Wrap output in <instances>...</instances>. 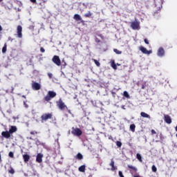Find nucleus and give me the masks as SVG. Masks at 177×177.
I'll return each mask as SVG.
<instances>
[{
  "label": "nucleus",
  "instance_id": "obj_27",
  "mask_svg": "<svg viewBox=\"0 0 177 177\" xmlns=\"http://www.w3.org/2000/svg\"><path fill=\"white\" fill-rule=\"evenodd\" d=\"M123 95L124 96V97L129 99V94L128 93V91H124Z\"/></svg>",
  "mask_w": 177,
  "mask_h": 177
},
{
  "label": "nucleus",
  "instance_id": "obj_38",
  "mask_svg": "<svg viewBox=\"0 0 177 177\" xmlns=\"http://www.w3.org/2000/svg\"><path fill=\"white\" fill-rule=\"evenodd\" d=\"M151 135H156V133H157V132H156V130L154 129H151Z\"/></svg>",
  "mask_w": 177,
  "mask_h": 177
},
{
  "label": "nucleus",
  "instance_id": "obj_40",
  "mask_svg": "<svg viewBox=\"0 0 177 177\" xmlns=\"http://www.w3.org/2000/svg\"><path fill=\"white\" fill-rule=\"evenodd\" d=\"M144 42L147 44V45H149V40L147 39H144Z\"/></svg>",
  "mask_w": 177,
  "mask_h": 177
},
{
  "label": "nucleus",
  "instance_id": "obj_53",
  "mask_svg": "<svg viewBox=\"0 0 177 177\" xmlns=\"http://www.w3.org/2000/svg\"><path fill=\"white\" fill-rule=\"evenodd\" d=\"M3 0H0V2H2Z\"/></svg>",
  "mask_w": 177,
  "mask_h": 177
},
{
  "label": "nucleus",
  "instance_id": "obj_28",
  "mask_svg": "<svg viewBox=\"0 0 177 177\" xmlns=\"http://www.w3.org/2000/svg\"><path fill=\"white\" fill-rule=\"evenodd\" d=\"M92 17V13L91 11H88V13H86L84 15V17Z\"/></svg>",
  "mask_w": 177,
  "mask_h": 177
},
{
  "label": "nucleus",
  "instance_id": "obj_41",
  "mask_svg": "<svg viewBox=\"0 0 177 177\" xmlns=\"http://www.w3.org/2000/svg\"><path fill=\"white\" fill-rule=\"evenodd\" d=\"M37 131H30V135H37Z\"/></svg>",
  "mask_w": 177,
  "mask_h": 177
},
{
  "label": "nucleus",
  "instance_id": "obj_17",
  "mask_svg": "<svg viewBox=\"0 0 177 177\" xmlns=\"http://www.w3.org/2000/svg\"><path fill=\"white\" fill-rule=\"evenodd\" d=\"M43 157H44V155L42 153H38L36 158L37 162L41 163L42 162Z\"/></svg>",
  "mask_w": 177,
  "mask_h": 177
},
{
  "label": "nucleus",
  "instance_id": "obj_14",
  "mask_svg": "<svg viewBox=\"0 0 177 177\" xmlns=\"http://www.w3.org/2000/svg\"><path fill=\"white\" fill-rule=\"evenodd\" d=\"M127 167L128 168H129V169H131L130 170V173L133 174L134 172L135 174H136L138 172V168H136V167H133L131 165H128Z\"/></svg>",
  "mask_w": 177,
  "mask_h": 177
},
{
  "label": "nucleus",
  "instance_id": "obj_15",
  "mask_svg": "<svg viewBox=\"0 0 177 177\" xmlns=\"http://www.w3.org/2000/svg\"><path fill=\"white\" fill-rule=\"evenodd\" d=\"M8 132L10 133V135L15 133V132H17V127H16V126H11Z\"/></svg>",
  "mask_w": 177,
  "mask_h": 177
},
{
  "label": "nucleus",
  "instance_id": "obj_25",
  "mask_svg": "<svg viewBox=\"0 0 177 177\" xmlns=\"http://www.w3.org/2000/svg\"><path fill=\"white\" fill-rule=\"evenodd\" d=\"M113 52H115V53H116V55H121V53H122V51H120L117 48H114Z\"/></svg>",
  "mask_w": 177,
  "mask_h": 177
},
{
  "label": "nucleus",
  "instance_id": "obj_48",
  "mask_svg": "<svg viewBox=\"0 0 177 177\" xmlns=\"http://www.w3.org/2000/svg\"><path fill=\"white\" fill-rule=\"evenodd\" d=\"M142 89H145V85L142 86Z\"/></svg>",
  "mask_w": 177,
  "mask_h": 177
},
{
  "label": "nucleus",
  "instance_id": "obj_54",
  "mask_svg": "<svg viewBox=\"0 0 177 177\" xmlns=\"http://www.w3.org/2000/svg\"><path fill=\"white\" fill-rule=\"evenodd\" d=\"M30 140H32V138H30Z\"/></svg>",
  "mask_w": 177,
  "mask_h": 177
},
{
  "label": "nucleus",
  "instance_id": "obj_22",
  "mask_svg": "<svg viewBox=\"0 0 177 177\" xmlns=\"http://www.w3.org/2000/svg\"><path fill=\"white\" fill-rule=\"evenodd\" d=\"M136 158L140 161V162H142V161H143L142 160V155H140V153L136 154Z\"/></svg>",
  "mask_w": 177,
  "mask_h": 177
},
{
  "label": "nucleus",
  "instance_id": "obj_31",
  "mask_svg": "<svg viewBox=\"0 0 177 177\" xmlns=\"http://www.w3.org/2000/svg\"><path fill=\"white\" fill-rule=\"evenodd\" d=\"M116 146H118V147H121V146H122V142H121V141H117Z\"/></svg>",
  "mask_w": 177,
  "mask_h": 177
},
{
  "label": "nucleus",
  "instance_id": "obj_1",
  "mask_svg": "<svg viewBox=\"0 0 177 177\" xmlns=\"http://www.w3.org/2000/svg\"><path fill=\"white\" fill-rule=\"evenodd\" d=\"M56 104L58 109H59V110H61L62 111H64V110H66L68 114H73L71 113V110L68 109V107L67 106V105H66L64 102H63V100H62V98H59V100L56 102Z\"/></svg>",
  "mask_w": 177,
  "mask_h": 177
},
{
  "label": "nucleus",
  "instance_id": "obj_39",
  "mask_svg": "<svg viewBox=\"0 0 177 177\" xmlns=\"http://www.w3.org/2000/svg\"><path fill=\"white\" fill-rule=\"evenodd\" d=\"M118 174H119V176H120V177H124V174H122V171H118Z\"/></svg>",
  "mask_w": 177,
  "mask_h": 177
},
{
  "label": "nucleus",
  "instance_id": "obj_46",
  "mask_svg": "<svg viewBox=\"0 0 177 177\" xmlns=\"http://www.w3.org/2000/svg\"><path fill=\"white\" fill-rule=\"evenodd\" d=\"M122 109H123V110H125V106H122Z\"/></svg>",
  "mask_w": 177,
  "mask_h": 177
},
{
  "label": "nucleus",
  "instance_id": "obj_55",
  "mask_svg": "<svg viewBox=\"0 0 177 177\" xmlns=\"http://www.w3.org/2000/svg\"><path fill=\"white\" fill-rule=\"evenodd\" d=\"M118 66H120V64H117Z\"/></svg>",
  "mask_w": 177,
  "mask_h": 177
},
{
  "label": "nucleus",
  "instance_id": "obj_44",
  "mask_svg": "<svg viewBox=\"0 0 177 177\" xmlns=\"http://www.w3.org/2000/svg\"><path fill=\"white\" fill-rule=\"evenodd\" d=\"M8 41H13V39H12V37H8Z\"/></svg>",
  "mask_w": 177,
  "mask_h": 177
},
{
  "label": "nucleus",
  "instance_id": "obj_52",
  "mask_svg": "<svg viewBox=\"0 0 177 177\" xmlns=\"http://www.w3.org/2000/svg\"><path fill=\"white\" fill-rule=\"evenodd\" d=\"M1 153H0V161H1Z\"/></svg>",
  "mask_w": 177,
  "mask_h": 177
},
{
  "label": "nucleus",
  "instance_id": "obj_12",
  "mask_svg": "<svg viewBox=\"0 0 177 177\" xmlns=\"http://www.w3.org/2000/svg\"><path fill=\"white\" fill-rule=\"evenodd\" d=\"M1 136L3 138H5V139H10V136H12L8 131L1 132Z\"/></svg>",
  "mask_w": 177,
  "mask_h": 177
},
{
  "label": "nucleus",
  "instance_id": "obj_32",
  "mask_svg": "<svg viewBox=\"0 0 177 177\" xmlns=\"http://www.w3.org/2000/svg\"><path fill=\"white\" fill-rule=\"evenodd\" d=\"M151 169L153 172H157V167H156V165H153Z\"/></svg>",
  "mask_w": 177,
  "mask_h": 177
},
{
  "label": "nucleus",
  "instance_id": "obj_42",
  "mask_svg": "<svg viewBox=\"0 0 177 177\" xmlns=\"http://www.w3.org/2000/svg\"><path fill=\"white\" fill-rule=\"evenodd\" d=\"M30 2H32V3H35L37 2V0H30Z\"/></svg>",
  "mask_w": 177,
  "mask_h": 177
},
{
  "label": "nucleus",
  "instance_id": "obj_5",
  "mask_svg": "<svg viewBox=\"0 0 177 177\" xmlns=\"http://www.w3.org/2000/svg\"><path fill=\"white\" fill-rule=\"evenodd\" d=\"M131 28L132 30H140V23L138 21H134L131 23Z\"/></svg>",
  "mask_w": 177,
  "mask_h": 177
},
{
  "label": "nucleus",
  "instance_id": "obj_35",
  "mask_svg": "<svg viewBox=\"0 0 177 177\" xmlns=\"http://www.w3.org/2000/svg\"><path fill=\"white\" fill-rule=\"evenodd\" d=\"M48 78H50V80H52V78H53V74H52V73H48Z\"/></svg>",
  "mask_w": 177,
  "mask_h": 177
},
{
  "label": "nucleus",
  "instance_id": "obj_11",
  "mask_svg": "<svg viewBox=\"0 0 177 177\" xmlns=\"http://www.w3.org/2000/svg\"><path fill=\"white\" fill-rule=\"evenodd\" d=\"M157 55L158 56H159V57H162V56L165 55V50H164V48L162 47L159 48V49L158 50Z\"/></svg>",
  "mask_w": 177,
  "mask_h": 177
},
{
  "label": "nucleus",
  "instance_id": "obj_51",
  "mask_svg": "<svg viewBox=\"0 0 177 177\" xmlns=\"http://www.w3.org/2000/svg\"><path fill=\"white\" fill-rule=\"evenodd\" d=\"M133 177H140V176H134Z\"/></svg>",
  "mask_w": 177,
  "mask_h": 177
},
{
  "label": "nucleus",
  "instance_id": "obj_37",
  "mask_svg": "<svg viewBox=\"0 0 177 177\" xmlns=\"http://www.w3.org/2000/svg\"><path fill=\"white\" fill-rule=\"evenodd\" d=\"M97 37H100V38L101 39H104V37H103V35H102V34H98V35H97Z\"/></svg>",
  "mask_w": 177,
  "mask_h": 177
},
{
  "label": "nucleus",
  "instance_id": "obj_47",
  "mask_svg": "<svg viewBox=\"0 0 177 177\" xmlns=\"http://www.w3.org/2000/svg\"><path fill=\"white\" fill-rule=\"evenodd\" d=\"M41 146H44L45 145V143L42 142L40 144Z\"/></svg>",
  "mask_w": 177,
  "mask_h": 177
},
{
  "label": "nucleus",
  "instance_id": "obj_49",
  "mask_svg": "<svg viewBox=\"0 0 177 177\" xmlns=\"http://www.w3.org/2000/svg\"><path fill=\"white\" fill-rule=\"evenodd\" d=\"M22 97H24V99H26V95H22Z\"/></svg>",
  "mask_w": 177,
  "mask_h": 177
},
{
  "label": "nucleus",
  "instance_id": "obj_3",
  "mask_svg": "<svg viewBox=\"0 0 177 177\" xmlns=\"http://www.w3.org/2000/svg\"><path fill=\"white\" fill-rule=\"evenodd\" d=\"M53 117V114L52 113H44L41 116V122H46L48 120H52V118Z\"/></svg>",
  "mask_w": 177,
  "mask_h": 177
},
{
  "label": "nucleus",
  "instance_id": "obj_43",
  "mask_svg": "<svg viewBox=\"0 0 177 177\" xmlns=\"http://www.w3.org/2000/svg\"><path fill=\"white\" fill-rule=\"evenodd\" d=\"M62 63H64V66H67V63L64 62V59L62 60Z\"/></svg>",
  "mask_w": 177,
  "mask_h": 177
},
{
  "label": "nucleus",
  "instance_id": "obj_7",
  "mask_svg": "<svg viewBox=\"0 0 177 177\" xmlns=\"http://www.w3.org/2000/svg\"><path fill=\"white\" fill-rule=\"evenodd\" d=\"M52 61L53 62V63L55 64H56V66H62V60H60V58L59 57V56L57 55H54Z\"/></svg>",
  "mask_w": 177,
  "mask_h": 177
},
{
  "label": "nucleus",
  "instance_id": "obj_19",
  "mask_svg": "<svg viewBox=\"0 0 177 177\" xmlns=\"http://www.w3.org/2000/svg\"><path fill=\"white\" fill-rule=\"evenodd\" d=\"M75 158L76 160H82L84 158V156H82V153H78L75 156Z\"/></svg>",
  "mask_w": 177,
  "mask_h": 177
},
{
  "label": "nucleus",
  "instance_id": "obj_2",
  "mask_svg": "<svg viewBox=\"0 0 177 177\" xmlns=\"http://www.w3.org/2000/svg\"><path fill=\"white\" fill-rule=\"evenodd\" d=\"M56 92L53 91H49L46 95V96L44 97V100L45 102H50L52 99L54 97H56Z\"/></svg>",
  "mask_w": 177,
  "mask_h": 177
},
{
  "label": "nucleus",
  "instance_id": "obj_8",
  "mask_svg": "<svg viewBox=\"0 0 177 177\" xmlns=\"http://www.w3.org/2000/svg\"><path fill=\"white\" fill-rule=\"evenodd\" d=\"M32 89H33V91H39V89H41V84L37 82H32Z\"/></svg>",
  "mask_w": 177,
  "mask_h": 177
},
{
  "label": "nucleus",
  "instance_id": "obj_23",
  "mask_svg": "<svg viewBox=\"0 0 177 177\" xmlns=\"http://www.w3.org/2000/svg\"><path fill=\"white\" fill-rule=\"evenodd\" d=\"M136 128V126L135 124H132L130 125V129L132 132H135V129Z\"/></svg>",
  "mask_w": 177,
  "mask_h": 177
},
{
  "label": "nucleus",
  "instance_id": "obj_6",
  "mask_svg": "<svg viewBox=\"0 0 177 177\" xmlns=\"http://www.w3.org/2000/svg\"><path fill=\"white\" fill-rule=\"evenodd\" d=\"M16 37L17 38H23V27L19 25L17 27V35Z\"/></svg>",
  "mask_w": 177,
  "mask_h": 177
},
{
  "label": "nucleus",
  "instance_id": "obj_4",
  "mask_svg": "<svg viewBox=\"0 0 177 177\" xmlns=\"http://www.w3.org/2000/svg\"><path fill=\"white\" fill-rule=\"evenodd\" d=\"M71 133L74 135V136H81V135H82V131L79 128L72 127Z\"/></svg>",
  "mask_w": 177,
  "mask_h": 177
},
{
  "label": "nucleus",
  "instance_id": "obj_24",
  "mask_svg": "<svg viewBox=\"0 0 177 177\" xmlns=\"http://www.w3.org/2000/svg\"><path fill=\"white\" fill-rule=\"evenodd\" d=\"M80 172H85V165H82L79 167Z\"/></svg>",
  "mask_w": 177,
  "mask_h": 177
},
{
  "label": "nucleus",
  "instance_id": "obj_16",
  "mask_svg": "<svg viewBox=\"0 0 177 177\" xmlns=\"http://www.w3.org/2000/svg\"><path fill=\"white\" fill-rule=\"evenodd\" d=\"M110 167H111V171H117V167L115 166V162L114 160L111 159V163L109 164Z\"/></svg>",
  "mask_w": 177,
  "mask_h": 177
},
{
  "label": "nucleus",
  "instance_id": "obj_20",
  "mask_svg": "<svg viewBox=\"0 0 177 177\" xmlns=\"http://www.w3.org/2000/svg\"><path fill=\"white\" fill-rule=\"evenodd\" d=\"M140 115L143 117V118H150V115L145 112H141Z\"/></svg>",
  "mask_w": 177,
  "mask_h": 177
},
{
  "label": "nucleus",
  "instance_id": "obj_18",
  "mask_svg": "<svg viewBox=\"0 0 177 177\" xmlns=\"http://www.w3.org/2000/svg\"><path fill=\"white\" fill-rule=\"evenodd\" d=\"M23 158H24V162H28V161H30V155L24 154L23 155Z\"/></svg>",
  "mask_w": 177,
  "mask_h": 177
},
{
  "label": "nucleus",
  "instance_id": "obj_21",
  "mask_svg": "<svg viewBox=\"0 0 177 177\" xmlns=\"http://www.w3.org/2000/svg\"><path fill=\"white\" fill-rule=\"evenodd\" d=\"M7 49H8V44L5 43L3 47L2 48V53H6Z\"/></svg>",
  "mask_w": 177,
  "mask_h": 177
},
{
  "label": "nucleus",
  "instance_id": "obj_30",
  "mask_svg": "<svg viewBox=\"0 0 177 177\" xmlns=\"http://www.w3.org/2000/svg\"><path fill=\"white\" fill-rule=\"evenodd\" d=\"M9 174L13 175L15 174V169L12 167H10V170H8Z\"/></svg>",
  "mask_w": 177,
  "mask_h": 177
},
{
  "label": "nucleus",
  "instance_id": "obj_13",
  "mask_svg": "<svg viewBox=\"0 0 177 177\" xmlns=\"http://www.w3.org/2000/svg\"><path fill=\"white\" fill-rule=\"evenodd\" d=\"M164 120L166 124H171L172 123V119L171 118V116L169 115H164Z\"/></svg>",
  "mask_w": 177,
  "mask_h": 177
},
{
  "label": "nucleus",
  "instance_id": "obj_34",
  "mask_svg": "<svg viewBox=\"0 0 177 177\" xmlns=\"http://www.w3.org/2000/svg\"><path fill=\"white\" fill-rule=\"evenodd\" d=\"M95 42H96L97 44H100V42H102V41H100V39H99V38H97V37H95Z\"/></svg>",
  "mask_w": 177,
  "mask_h": 177
},
{
  "label": "nucleus",
  "instance_id": "obj_10",
  "mask_svg": "<svg viewBox=\"0 0 177 177\" xmlns=\"http://www.w3.org/2000/svg\"><path fill=\"white\" fill-rule=\"evenodd\" d=\"M139 50H141L142 53H144V55H150L152 53L151 50H147V49L143 47V46H140L139 47Z\"/></svg>",
  "mask_w": 177,
  "mask_h": 177
},
{
  "label": "nucleus",
  "instance_id": "obj_50",
  "mask_svg": "<svg viewBox=\"0 0 177 177\" xmlns=\"http://www.w3.org/2000/svg\"><path fill=\"white\" fill-rule=\"evenodd\" d=\"M175 129H176V132H177V126L175 127Z\"/></svg>",
  "mask_w": 177,
  "mask_h": 177
},
{
  "label": "nucleus",
  "instance_id": "obj_36",
  "mask_svg": "<svg viewBox=\"0 0 177 177\" xmlns=\"http://www.w3.org/2000/svg\"><path fill=\"white\" fill-rule=\"evenodd\" d=\"M40 52H41V53H45V48H44V47H41V48H40Z\"/></svg>",
  "mask_w": 177,
  "mask_h": 177
},
{
  "label": "nucleus",
  "instance_id": "obj_45",
  "mask_svg": "<svg viewBox=\"0 0 177 177\" xmlns=\"http://www.w3.org/2000/svg\"><path fill=\"white\" fill-rule=\"evenodd\" d=\"M2 26L0 25V31H2Z\"/></svg>",
  "mask_w": 177,
  "mask_h": 177
},
{
  "label": "nucleus",
  "instance_id": "obj_29",
  "mask_svg": "<svg viewBox=\"0 0 177 177\" xmlns=\"http://www.w3.org/2000/svg\"><path fill=\"white\" fill-rule=\"evenodd\" d=\"M93 62H94L95 64H96L97 67H100V62H99V61H97L96 59H93Z\"/></svg>",
  "mask_w": 177,
  "mask_h": 177
},
{
  "label": "nucleus",
  "instance_id": "obj_26",
  "mask_svg": "<svg viewBox=\"0 0 177 177\" xmlns=\"http://www.w3.org/2000/svg\"><path fill=\"white\" fill-rule=\"evenodd\" d=\"M111 67L113 68V70H117V64H115V62H111Z\"/></svg>",
  "mask_w": 177,
  "mask_h": 177
},
{
  "label": "nucleus",
  "instance_id": "obj_9",
  "mask_svg": "<svg viewBox=\"0 0 177 177\" xmlns=\"http://www.w3.org/2000/svg\"><path fill=\"white\" fill-rule=\"evenodd\" d=\"M73 19L74 20H75V21H80V22H78V24H80V23H85V21L82 20V17H81L80 15L75 14L73 16Z\"/></svg>",
  "mask_w": 177,
  "mask_h": 177
},
{
  "label": "nucleus",
  "instance_id": "obj_33",
  "mask_svg": "<svg viewBox=\"0 0 177 177\" xmlns=\"http://www.w3.org/2000/svg\"><path fill=\"white\" fill-rule=\"evenodd\" d=\"M8 156L11 158H13V157H15V155H14L13 152H12V151L9 152Z\"/></svg>",
  "mask_w": 177,
  "mask_h": 177
}]
</instances>
